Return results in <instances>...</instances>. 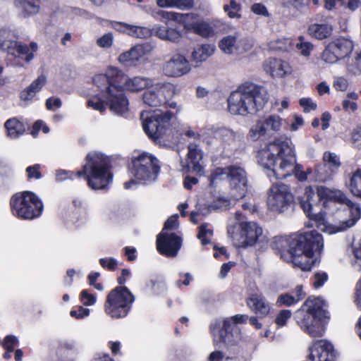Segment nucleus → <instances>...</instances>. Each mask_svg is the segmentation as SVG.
<instances>
[{
  "label": "nucleus",
  "mask_w": 361,
  "mask_h": 361,
  "mask_svg": "<svg viewBox=\"0 0 361 361\" xmlns=\"http://www.w3.org/2000/svg\"><path fill=\"white\" fill-rule=\"evenodd\" d=\"M173 114L170 111L162 112L144 111L140 114L142 127L146 134L152 140L166 139L169 140V132L171 130V121Z\"/></svg>",
  "instance_id": "0eeeda50"
},
{
  "label": "nucleus",
  "mask_w": 361,
  "mask_h": 361,
  "mask_svg": "<svg viewBox=\"0 0 361 361\" xmlns=\"http://www.w3.org/2000/svg\"><path fill=\"white\" fill-rule=\"evenodd\" d=\"M109 169L110 160L107 157L100 153H90L87 156V163L82 170L75 173L71 171L57 170L56 180L61 182L73 179L74 176L79 178L84 176L91 188L103 189L112 180L113 176Z\"/></svg>",
  "instance_id": "20e7f679"
},
{
  "label": "nucleus",
  "mask_w": 361,
  "mask_h": 361,
  "mask_svg": "<svg viewBox=\"0 0 361 361\" xmlns=\"http://www.w3.org/2000/svg\"><path fill=\"white\" fill-rule=\"evenodd\" d=\"M228 180L231 187V196L235 200L245 196L247 180L245 170L237 166H227Z\"/></svg>",
  "instance_id": "a211bd4d"
},
{
  "label": "nucleus",
  "mask_w": 361,
  "mask_h": 361,
  "mask_svg": "<svg viewBox=\"0 0 361 361\" xmlns=\"http://www.w3.org/2000/svg\"><path fill=\"white\" fill-rule=\"evenodd\" d=\"M296 49L304 56H309L313 50V45L305 39L302 36L298 37V42L295 44Z\"/></svg>",
  "instance_id": "49530a36"
},
{
  "label": "nucleus",
  "mask_w": 361,
  "mask_h": 361,
  "mask_svg": "<svg viewBox=\"0 0 361 361\" xmlns=\"http://www.w3.org/2000/svg\"><path fill=\"white\" fill-rule=\"evenodd\" d=\"M13 34L6 28L0 29V48L8 54H14V48L18 42L12 39Z\"/></svg>",
  "instance_id": "f704fd0d"
},
{
  "label": "nucleus",
  "mask_w": 361,
  "mask_h": 361,
  "mask_svg": "<svg viewBox=\"0 0 361 361\" xmlns=\"http://www.w3.org/2000/svg\"><path fill=\"white\" fill-rule=\"evenodd\" d=\"M11 54L18 57L25 56L24 59L27 62H30L34 59V54L30 52V48L26 44H23L20 42H17L14 48V54Z\"/></svg>",
  "instance_id": "37998d69"
},
{
  "label": "nucleus",
  "mask_w": 361,
  "mask_h": 361,
  "mask_svg": "<svg viewBox=\"0 0 361 361\" xmlns=\"http://www.w3.org/2000/svg\"><path fill=\"white\" fill-rule=\"evenodd\" d=\"M316 197L313 189L311 187H307L304 194L299 197V203L310 219L319 221L324 219V213Z\"/></svg>",
  "instance_id": "6ab92c4d"
},
{
  "label": "nucleus",
  "mask_w": 361,
  "mask_h": 361,
  "mask_svg": "<svg viewBox=\"0 0 361 361\" xmlns=\"http://www.w3.org/2000/svg\"><path fill=\"white\" fill-rule=\"evenodd\" d=\"M215 139L221 142L224 149L232 150L237 147L242 136L238 132H235L228 128H216L214 131Z\"/></svg>",
  "instance_id": "393cba45"
},
{
  "label": "nucleus",
  "mask_w": 361,
  "mask_h": 361,
  "mask_svg": "<svg viewBox=\"0 0 361 361\" xmlns=\"http://www.w3.org/2000/svg\"><path fill=\"white\" fill-rule=\"evenodd\" d=\"M235 324L230 318L216 320L210 325V330L214 342L227 343L231 341L232 332Z\"/></svg>",
  "instance_id": "412c9836"
},
{
  "label": "nucleus",
  "mask_w": 361,
  "mask_h": 361,
  "mask_svg": "<svg viewBox=\"0 0 361 361\" xmlns=\"http://www.w3.org/2000/svg\"><path fill=\"white\" fill-rule=\"evenodd\" d=\"M135 300L134 295L125 286H118L108 294L104 305V312L113 319L126 317Z\"/></svg>",
  "instance_id": "1a4fd4ad"
},
{
  "label": "nucleus",
  "mask_w": 361,
  "mask_h": 361,
  "mask_svg": "<svg viewBox=\"0 0 361 361\" xmlns=\"http://www.w3.org/2000/svg\"><path fill=\"white\" fill-rule=\"evenodd\" d=\"M284 1L296 9H301L312 2L314 5H317L319 0H284Z\"/></svg>",
  "instance_id": "864d4df0"
},
{
  "label": "nucleus",
  "mask_w": 361,
  "mask_h": 361,
  "mask_svg": "<svg viewBox=\"0 0 361 361\" xmlns=\"http://www.w3.org/2000/svg\"><path fill=\"white\" fill-rule=\"evenodd\" d=\"M352 252L355 258L353 264L355 268H357L359 271H361V240L353 244Z\"/></svg>",
  "instance_id": "3c124183"
},
{
  "label": "nucleus",
  "mask_w": 361,
  "mask_h": 361,
  "mask_svg": "<svg viewBox=\"0 0 361 361\" xmlns=\"http://www.w3.org/2000/svg\"><path fill=\"white\" fill-rule=\"evenodd\" d=\"M347 69L354 74L361 73V53L355 56L351 63L347 65Z\"/></svg>",
  "instance_id": "5fc2aeb1"
},
{
  "label": "nucleus",
  "mask_w": 361,
  "mask_h": 361,
  "mask_svg": "<svg viewBox=\"0 0 361 361\" xmlns=\"http://www.w3.org/2000/svg\"><path fill=\"white\" fill-rule=\"evenodd\" d=\"M188 165L192 171L200 172L202 168L200 164L202 158V154L198 144L190 143L188 145Z\"/></svg>",
  "instance_id": "7c9ffc66"
},
{
  "label": "nucleus",
  "mask_w": 361,
  "mask_h": 361,
  "mask_svg": "<svg viewBox=\"0 0 361 361\" xmlns=\"http://www.w3.org/2000/svg\"><path fill=\"white\" fill-rule=\"evenodd\" d=\"M47 82V77L44 75H40L20 94V97L23 101L32 100L36 94L39 92Z\"/></svg>",
  "instance_id": "c756f323"
},
{
  "label": "nucleus",
  "mask_w": 361,
  "mask_h": 361,
  "mask_svg": "<svg viewBox=\"0 0 361 361\" xmlns=\"http://www.w3.org/2000/svg\"><path fill=\"white\" fill-rule=\"evenodd\" d=\"M178 215L175 214L169 217L164 224V229H173L177 226Z\"/></svg>",
  "instance_id": "774afa93"
},
{
  "label": "nucleus",
  "mask_w": 361,
  "mask_h": 361,
  "mask_svg": "<svg viewBox=\"0 0 361 361\" xmlns=\"http://www.w3.org/2000/svg\"><path fill=\"white\" fill-rule=\"evenodd\" d=\"M157 36L160 39L178 42L181 38V34L176 28L167 26H158L155 28Z\"/></svg>",
  "instance_id": "72a5a7b5"
},
{
  "label": "nucleus",
  "mask_w": 361,
  "mask_h": 361,
  "mask_svg": "<svg viewBox=\"0 0 361 361\" xmlns=\"http://www.w3.org/2000/svg\"><path fill=\"white\" fill-rule=\"evenodd\" d=\"M282 118L276 114L269 115L257 121L249 130L248 136L252 141H257L262 137L281 130Z\"/></svg>",
  "instance_id": "f3484780"
},
{
  "label": "nucleus",
  "mask_w": 361,
  "mask_h": 361,
  "mask_svg": "<svg viewBox=\"0 0 361 361\" xmlns=\"http://www.w3.org/2000/svg\"><path fill=\"white\" fill-rule=\"evenodd\" d=\"M310 351L309 357L312 361H333L335 357L332 344L325 340L315 341Z\"/></svg>",
  "instance_id": "b1692460"
},
{
  "label": "nucleus",
  "mask_w": 361,
  "mask_h": 361,
  "mask_svg": "<svg viewBox=\"0 0 361 361\" xmlns=\"http://www.w3.org/2000/svg\"><path fill=\"white\" fill-rule=\"evenodd\" d=\"M180 246L181 239L175 233L161 231L157 236V250L162 255L174 257L177 255Z\"/></svg>",
  "instance_id": "aec40b11"
},
{
  "label": "nucleus",
  "mask_w": 361,
  "mask_h": 361,
  "mask_svg": "<svg viewBox=\"0 0 361 361\" xmlns=\"http://www.w3.org/2000/svg\"><path fill=\"white\" fill-rule=\"evenodd\" d=\"M332 30V26L327 23H314L308 27L310 35L320 40L329 37L331 35Z\"/></svg>",
  "instance_id": "473e14b6"
},
{
  "label": "nucleus",
  "mask_w": 361,
  "mask_h": 361,
  "mask_svg": "<svg viewBox=\"0 0 361 361\" xmlns=\"http://www.w3.org/2000/svg\"><path fill=\"white\" fill-rule=\"evenodd\" d=\"M114 42V36L111 32H108L102 35L97 39L96 44L98 47L103 49L110 48Z\"/></svg>",
  "instance_id": "603ef678"
},
{
  "label": "nucleus",
  "mask_w": 361,
  "mask_h": 361,
  "mask_svg": "<svg viewBox=\"0 0 361 361\" xmlns=\"http://www.w3.org/2000/svg\"><path fill=\"white\" fill-rule=\"evenodd\" d=\"M350 190L353 195L361 198V169H357L350 178Z\"/></svg>",
  "instance_id": "a19ab883"
},
{
  "label": "nucleus",
  "mask_w": 361,
  "mask_h": 361,
  "mask_svg": "<svg viewBox=\"0 0 361 361\" xmlns=\"http://www.w3.org/2000/svg\"><path fill=\"white\" fill-rule=\"evenodd\" d=\"M145 49L143 45L138 44L132 47L129 51L122 53L118 56V61L124 66H135L144 55Z\"/></svg>",
  "instance_id": "c85d7f7f"
},
{
  "label": "nucleus",
  "mask_w": 361,
  "mask_h": 361,
  "mask_svg": "<svg viewBox=\"0 0 361 361\" xmlns=\"http://www.w3.org/2000/svg\"><path fill=\"white\" fill-rule=\"evenodd\" d=\"M228 179L227 167L216 168L211 173L209 177L210 185H215L218 181Z\"/></svg>",
  "instance_id": "a18cd8bd"
},
{
  "label": "nucleus",
  "mask_w": 361,
  "mask_h": 361,
  "mask_svg": "<svg viewBox=\"0 0 361 361\" xmlns=\"http://www.w3.org/2000/svg\"><path fill=\"white\" fill-rule=\"evenodd\" d=\"M301 299L302 296L295 298L288 293H286L279 296L276 300V304L279 305H286L287 307H290L298 303Z\"/></svg>",
  "instance_id": "de8ad7c7"
},
{
  "label": "nucleus",
  "mask_w": 361,
  "mask_h": 361,
  "mask_svg": "<svg viewBox=\"0 0 361 361\" xmlns=\"http://www.w3.org/2000/svg\"><path fill=\"white\" fill-rule=\"evenodd\" d=\"M14 4L18 10L19 15L23 18L36 15L40 10L39 5L30 0H16Z\"/></svg>",
  "instance_id": "2f4dec72"
},
{
  "label": "nucleus",
  "mask_w": 361,
  "mask_h": 361,
  "mask_svg": "<svg viewBox=\"0 0 361 361\" xmlns=\"http://www.w3.org/2000/svg\"><path fill=\"white\" fill-rule=\"evenodd\" d=\"M353 49V43L346 38H338L330 42L322 54V60L327 63H335L347 57Z\"/></svg>",
  "instance_id": "dca6fc26"
},
{
  "label": "nucleus",
  "mask_w": 361,
  "mask_h": 361,
  "mask_svg": "<svg viewBox=\"0 0 361 361\" xmlns=\"http://www.w3.org/2000/svg\"><path fill=\"white\" fill-rule=\"evenodd\" d=\"M207 226V224H203L199 228L197 238L201 240L203 245L210 243V240L207 238V236H212L213 234V230L208 228Z\"/></svg>",
  "instance_id": "8fccbe9b"
},
{
  "label": "nucleus",
  "mask_w": 361,
  "mask_h": 361,
  "mask_svg": "<svg viewBox=\"0 0 361 361\" xmlns=\"http://www.w3.org/2000/svg\"><path fill=\"white\" fill-rule=\"evenodd\" d=\"M251 11L256 15L269 16V12L266 6L261 3H255L251 6Z\"/></svg>",
  "instance_id": "0e129e2a"
},
{
  "label": "nucleus",
  "mask_w": 361,
  "mask_h": 361,
  "mask_svg": "<svg viewBox=\"0 0 361 361\" xmlns=\"http://www.w3.org/2000/svg\"><path fill=\"white\" fill-rule=\"evenodd\" d=\"M328 280V275L325 272H317L314 275L312 284L315 288L322 287Z\"/></svg>",
  "instance_id": "4d7b16f0"
},
{
  "label": "nucleus",
  "mask_w": 361,
  "mask_h": 361,
  "mask_svg": "<svg viewBox=\"0 0 361 361\" xmlns=\"http://www.w3.org/2000/svg\"><path fill=\"white\" fill-rule=\"evenodd\" d=\"M300 105L304 109V111L308 113L317 109V104L310 98H302L300 99Z\"/></svg>",
  "instance_id": "680f3d73"
},
{
  "label": "nucleus",
  "mask_w": 361,
  "mask_h": 361,
  "mask_svg": "<svg viewBox=\"0 0 361 361\" xmlns=\"http://www.w3.org/2000/svg\"><path fill=\"white\" fill-rule=\"evenodd\" d=\"M263 230L256 222L242 221L239 227L228 226L227 234L235 246L246 247L254 246L262 240Z\"/></svg>",
  "instance_id": "9d476101"
},
{
  "label": "nucleus",
  "mask_w": 361,
  "mask_h": 361,
  "mask_svg": "<svg viewBox=\"0 0 361 361\" xmlns=\"http://www.w3.org/2000/svg\"><path fill=\"white\" fill-rule=\"evenodd\" d=\"M237 44V37L235 35H228L219 42V48L225 53L231 54L235 50Z\"/></svg>",
  "instance_id": "58836bf2"
},
{
  "label": "nucleus",
  "mask_w": 361,
  "mask_h": 361,
  "mask_svg": "<svg viewBox=\"0 0 361 361\" xmlns=\"http://www.w3.org/2000/svg\"><path fill=\"white\" fill-rule=\"evenodd\" d=\"M247 305L259 317H265L271 310V307L264 297L259 294H252L247 300Z\"/></svg>",
  "instance_id": "bb28decb"
},
{
  "label": "nucleus",
  "mask_w": 361,
  "mask_h": 361,
  "mask_svg": "<svg viewBox=\"0 0 361 361\" xmlns=\"http://www.w3.org/2000/svg\"><path fill=\"white\" fill-rule=\"evenodd\" d=\"M333 87L337 91L344 92L348 89V81L342 76L335 77L334 80Z\"/></svg>",
  "instance_id": "6e6d98bb"
},
{
  "label": "nucleus",
  "mask_w": 361,
  "mask_h": 361,
  "mask_svg": "<svg viewBox=\"0 0 361 361\" xmlns=\"http://www.w3.org/2000/svg\"><path fill=\"white\" fill-rule=\"evenodd\" d=\"M89 314V309L85 308L82 306L79 307L78 310H71L70 312L71 317H75L77 319L84 318L85 317L88 316Z\"/></svg>",
  "instance_id": "338daca9"
},
{
  "label": "nucleus",
  "mask_w": 361,
  "mask_h": 361,
  "mask_svg": "<svg viewBox=\"0 0 361 361\" xmlns=\"http://www.w3.org/2000/svg\"><path fill=\"white\" fill-rule=\"evenodd\" d=\"M257 157L258 163L277 179L294 175L300 181L307 180L302 166L296 163L295 146L290 139H274L258 152Z\"/></svg>",
  "instance_id": "7ed1b4c3"
},
{
  "label": "nucleus",
  "mask_w": 361,
  "mask_h": 361,
  "mask_svg": "<svg viewBox=\"0 0 361 361\" xmlns=\"http://www.w3.org/2000/svg\"><path fill=\"white\" fill-rule=\"evenodd\" d=\"M80 299L84 305L90 306L96 302V298L87 290H82L80 293Z\"/></svg>",
  "instance_id": "052dcab7"
},
{
  "label": "nucleus",
  "mask_w": 361,
  "mask_h": 361,
  "mask_svg": "<svg viewBox=\"0 0 361 361\" xmlns=\"http://www.w3.org/2000/svg\"><path fill=\"white\" fill-rule=\"evenodd\" d=\"M93 82L102 89L103 97L109 104V109L116 114L128 110V100L123 90L139 92L152 85L149 78L136 76L128 78L116 67H109L104 74H98L93 78Z\"/></svg>",
  "instance_id": "f257e3e1"
},
{
  "label": "nucleus",
  "mask_w": 361,
  "mask_h": 361,
  "mask_svg": "<svg viewBox=\"0 0 361 361\" xmlns=\"http://www.w3.org/2000/svg\"><path fill=\"white\" fill-rule=\"evenodd\" d=\"M231 199L234 200L231 197V198L225 197H218L208 205V209L209 211H215L219 209L224 210L230 209L232 205Z\"/></svg>",
  "instance_id": "ea45409f"
},
{
  "label": "nucleus",
  "mask_w": 361,
  "mask_h": 361,
  "mask_svg": "<svg viewBox=\"0 0 361 361\" xmlns=\"http://www.w3.org/2000/svg\"><path fill=\"white\" fill-rule=\"evenodd\" d=\"M113 27L119 32H125L137 38H147L151 36L152 34L151 30L147 27L131 25L120 22H115Z\"/></svg>",
  "instance_id": "cd10ccee"
},
{
  "label": "nucleus",
  "mask_w": 361,
  "mask_h": 361,
  "mask_svg": "<svg viewBox=\"0 0 361 361\" xmlns=\"http://www.w3.org/2000/svg\"><path fill=\"white\" fill-rule=\"evenodd\" d=\"M156 16L161 18L183 20L185 29L188 32H192L195 34L201 36L204 38H209L214 36L215 31L213 27H216L220 23L219 21L213 22V26L203 20L188 21L186 18H193L192 16L189 14L183 15L176 12H169L165 11H158L155 13Z\"/></svg>",
  "instance_id": "ddd939ff"
},
{
  "label": "nucleus",
  "mask_w": 361,
  "mask_h": 361,
  "mask_svg": "<svg viewBox=\"0 0 361 361\" xmlns=\"http://www.w3.org/2000/svg\"><path fill=\"white\" fill-rule=\"evenodd\" d=\"M322 300L307 299L295 312L294 319L300 329L312 338L322 337L325 331L321 320Z\"/></svg>",
  "instance_id": "423d86ee"
},
{
  "label": "nucleus",
  "mask_w": 361,
  "mask_h": 361,
  "mask_svg": "<svg viewBox=\"0 0 361 361\" xmlns=\"http://www.w3.org/2000/svg\"><path fill=\"white\" fill-rule=\"evenodd\" d=\"M99 263L102 267L109 270H114L117 265V261L114 258H102L99 259Z\"/></svg>",
  "instance_id": "69168bd1"
},
{
  "label": "nucleus",
  "mask_w": 361,
  "mask_h": 361,
  "mask_svg": "<svg viewBox=\"0 0 361 361\" xmlns=\"http://www.w3.org/2000/svg\"><path fill=\"white\" fill-rule=\"evenodd\" d=\"M266 89L252 82H245L231 93L228 110L232 115L246 116L260 111L268 102Z\"/></svg>",
  "instance_id": "39448f33"
},
{
  "label": "nucleus",
  "mask_w": 361,
  "mask_h": 361,
  "mask_svg": "<svg viewBox=\"0 0 361 361\" xmlns=\"http://www.w3.org/2000/svg\"><path fill=\"white\" fill-rule=\"evenodd\" d=\"M132 164L131 171L135 180L144 184L154 181L160 171L159 160L147 152L135 157Z\"/></svg>",
  "instance_id": "9b49d317"
},
{
  "label": "nucleus",
  "mask_w": 361,
  "mask_h": 361,
  "mask_svg": "<svg viewBox=\"0 0 361 361\" xmlns=\"http://www.w3.org/2000/svg\"><path fill=\"white\" fill-rule=\"evenodd\" d=\"M10 204L12 214L21 219H36L43 211L42 202L30 191L16 193L11 197Z\"/></svg>",
  "instance_id": "6e6552de"
},
{
  "label": "nucleus",
  "mask_w": 361,
  "mask_h": 361,
  "mask_svg": "<svg viewBox=\"0 0 361 361\" xmlns=\"http://www.w3.org/2000/svg\"><path fill=\"white\" fill-rule=\"evenodd\" d=\"M292 312L289 310H282L276 314L274 322L279 327L284 326L290 319Z\"/></svg>",
  "instance_id": "09e8293b"
},
{
  "label": "nucleus",
  "mask_w": 361,
  "mask_h": 361,
  "mask_svg": "<svg viewBox=\"0 0 361 361\" xmlns=\"http://www.w3.org/2000/svg\"><path fill=\"white\" fill-rule=\"evenodd\" d=\"M40 165L35 164L32 166H30L26 169V172L27 173L28 178H35L40 179L42 178V174L40 172Z\"/></svg>",
  "instance_id": "bf43d9fd"
},
{
  "label": "nucleus",
  "mask_w": 361,
  "mask_h": 361,
  "mask_svg": "<svg viewBox=\"0 0 361 361\" xmlns=\"http://www.w3.org/2000/svg\"><path fill=\"white\" fill-rule=\"evenodd\" d=\"M4 126L7 130L8 135L11 138H16L25 131L23 124L16 118L7 120L4 123Z\"/></svg>",
  "instance_id": "e433bc0d"
},
{
  "label": "nucleus",
  "mask_w": 361,
  "mask_h": 361,
  "mask_svg": "<svg viewBox=\"0 0 361 361\" xmlns=\"http://www.w3.org/2000/svg\"><path fill=\"white\" fill-rule=\"evenodd\" d=\"M46 108L50 111H54L55 109L61 107L62 102L59 98L49 97L46 100Z\"/></svg>",
  "instance_id": "e2e57ef3"
},
{
  "label": "nucleus",
  "mask_w": 361,
  "mask_h": 361,
  "mask_svg": "<svg viewBox=\"0 0 361 361\" xmlns=\"http://www.w3.org/2000/svg\"><path fill=\"white\" fill-rule=\"evenodd\" d=\"M240 5L238 4L235 0H231L229 4L224 6V11L230 18H240Z\"/></svg>",
  "instance_id": "c03bdc74"
},
{
  "label": "nucleus",
  "mask_w": 361,
  "mask_h": 361,
  "mask_svg": "<svg viewBox=\"0 0 361 361\" xmlns=\"http://www.w3.org/2000/svg\"><path fill=\"white\" fill-rule=\"evenodd\" d=\"M273 246L283 260L292 262L302 271H309L316 263L314 254L320 253L324 243L320 233L310 231L303 234L276 237Z\"/></svg>",
  "instance_id": "f03ea898"
},
{
  "label": "nucleus",
  "mask_w": 361,
  "mask_h": 361,
  "mask_svg": "<svg viewBox=\"0 0 361 361\" xmlns=\"http://www.w3.org/2000/svg\"><path fill=\"white\" fill-rule=\"evenodd\" d=\"M100 90V93L98 97H94L92 99H90L87 101V106L89 107L92 108L94 110L99 111L100 112L104 111L106 109V106L104 103H106L109 106V104L103 97L102 89L97 87Z\"/></svg>",
  "instance_id": "79ce46f5"
},
{
  "label": "nucleus",
  "mask_w": 361,
  "mask_h": 361,
  "mask_svg": "<svg viewBox=\"0 0 361 361\" xmlns=\"http://www.w3.org/2000/svg\"><path fill=\"white\" fill-rule=\"evenodd\" d=\"M323 159L324 163L319 164L315 169L317 178L319 181L329 179L341 165L338 157L334 153L325 152Z\"/></svg>",
  "instance_id": "5701e85b"
},
{
  "label": "nucleus",
  "mask_w": 361,
  "mask_h": 361,
  "mask_svg": "<svg viewBox=\"0 0 361 361\" xmlns=\"http://www.w3.org/2000/svg\"><path fill=\"white\" fill-rule=\"evenodd\" d=\"M18 343L17 337L14 336H7L4 341L3 346L6 350L13 351L16 345Z\"/></svg>",
  "instance_id": "13d9d810"
},
{
  "label": "nucleus",
  "mask_w": 361,
  "mask_h": 361,
  "mask_svg": "<svg viewBox=\"0 0 361 361\" xmlns=\"http://www.w3.org/2000/svg\"><path fill=\"white\" fill-rule=\"evenodd\" d=\"M176 94V87L171 83H159L152 89L146 90L142 99L149 106H159L168 102Z\"/></svg>",
  "instance_id": "2eb2a0df"
},
{
  "label": "nucleus",
  "mask_w": 361,
  "mask_h": 361,
  "mask_svg": "<svg viewBox=\"0 0 361 361\" xmlns=\"http://www.w3.org/2000/svg\"><path fill=\"white\" fill-rule=\"evenodd\" d=\"M264 71L273 77L281 78L291 72L288 62L281 59H269L264 65Z\"/></svg>",
  "instance_id": "a878e982"
},
{
  "label": "nucleus",
  "mask_w": 361,
  "mask_h": 361,
  "mask_svg": "<svg viewBox=\"0 0 361 361\" xmlns=\"http://www.w3.org/2000/svg\"><path fill=\"white\" fill-rule=\"evenodd\" d=\"M190 70L188 61L185 56L176 54L166 61L163 66L164 73L169 77H180L188 73Z\"/></svg>",
  "instance_id": "4be33fe9"
},
{
  "label": "nucleus",
  "mask_w": 361,
  "mask_h": 361,
  "mask_svg": "<svg viewBox=\"0 0 361 361\" xmlns=\"http://www.w3.org/2000/svg\"><path fill=\"white\" fill-rule=\"evenodd\" d=\"M321 195H325L329 199L331 203L334 200L345 205L344 209L349 212L350 218L348 220H343L339 225L335 226L334 233L345 231L353 226L360 219L361 209L360 205L350 200L343 192L321 188L318 190V196Z\"/></svg>",
  "instance_id": "f8f14e48"
},
{
  "label": "nucleus",
  "mask_w": 361,
  "mask_h": 361,
  "mask_svg": "<svg viewBox=\"0 0 361 361\" xmlns=\"http://www.w3.org/2000/svg\"><path fill=\"white\" fill-rule=\"evenodd\" d=\"M214 51V47L211 44H203L194 49L192 53V60L198 63L204 61Z\"/></svg>",
  "instance_id": "c9c22d12"
},
{
  "label": "nucleus",
  "mask_w": 361,
  "mask_h": 361,
  "mask_svg": "<svg viewBox=\"0 0 361 361\" xmlns=\"http://www.w3.org/2000/svg\"><path fill=\"white\" fill-rule=\"evenodd\" d=\"M160 7H175L180 10H188L193 6V0H157Z\"/></svg>",
  "instance_id": "4c0bfd02"
},
{
  "label": "nucleus",
  "mask_w": 361,
  "mask_h": 361,
  "mask_svg": "<svg viewBox=\"0 0 361 361\" xmlns=\"http://www.w3.org/2000/svg\"><path fill=\"white\" fill-rule=\"evenodd\" d=\"M293 202V195L289 185L276 183L269 190L267 205L270 210L282 213L287 210Z\"/></svg>",
  "instance_id": "4468645a"
}]
</instances>
